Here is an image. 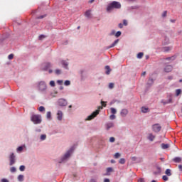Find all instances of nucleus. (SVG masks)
<instances>
[{"label":"nucleus","mask_w":182,"mask_h":182,"mask_svg":"<svg viewBox=\"0 0 182 182\" xmlns=\"http://www.w3.org/2000/svg\"><path fill=\"white\" fill-rule=\"evenodd\" d=\"M10 171L11 173H16V168H15V166H12L10 168Z\"/></svg>","instance_id":"31"},{"label":"nucleus","mask_w":182,"mask_h":182,"mask_svg":"<svg viewBox=\"0 0 182 182\" xmlns=\"http://www.w3.org/2000/svg\"><path fill=\"white\" fill-rule=\"evenodd\" d=\"M50 86H51V87H55V86H56L55 81L51 80L49 83Z\"/></svg>","instance_id":"35"},{"label":"nucleus","mask_w":182,"mask_h":182,"mask_svg":"<svg viewBox=\"0 0 182 182\" xmlns=\"http://www.w3.org/2000/svg\"><path fill=\"white\" fill-rule=\"evenodd\" d=\"M36 132L37 133H41V132H42V130H41V129H36Z\"/></svg>","instance_id":"56"},{"label":"nucleus","mask_w":182,"mask_h":182,"mask_svg":"<svg viewBox=\"0 0 182 182\" xmlns=\"http://www.w3.org/2000/svg\"><path fill=\"white\" fill-rule=\"evenodd\" d=\"M56 116H57V120H58V122H62L63 119V112L60 110H58L57 112Z\"/></svg>","instance_id":"11"},{"label":"nucleus","mask_w":182,"mask_h":182,"mask_svg":"<svg viewBox=\"0 0 182 182\" xmlns=\"http://www.w3.org/2000/svg\"><path fill=\"white\" fill-rule=\"evenodd\" d=\"M171 70H173V67L171 65H166L164 68V72L166 73L171 72Z\"/></svg>","instance_id":"12"},{"label":"nucleus","mask_w":182,"mask_h":182,"mask_svg":"<svg viewBox=\"0 0 182 182\" xmlns=\"http://www.w3.org/2000/svg\"><path fill=\"white\" fill-rule=\"evenodd\" d=\"M52 65H50V63H44L41 65V69L42 70H45L46 72L48 71V69L50 68Z\"/></svg>","instance_id":"8"},{"label":"nucleus","mask_w":182,"mask_h":182,"mask_svg":"<svg viewBox=\"0 0 182 182\" xmlns=\"http://www.w3.org/2000/svg\"><path fill=\"white\" fill-rule=\"evenodd\" d=\"M162 179L164 180V181H167L168 180V177L164 175L162 176Z\"/></svg>","instance_id":"46"},{"label":"nucleus","mask_w":182,"mask_h":182,"mask_svg":"<svg viewBox=\"0 0 182 182\" xmlns=\"http://www.w3.org/2000/svg\"><path fill=\"white\" fill-rule=\"evenodd\" d=\"M120 8H122V4H120V2L114 1L107 6V12H113V10L120 9Z\"/></svg>","instance_id":"2"},{"label":"nucleus","mask_w":182,"mask_h":182,"mask_svg":"<svg viewBox=\"0 0 182 182\" xmlns=\"http://www.w3.org/2000/svg\"><path fill=\"white\" fill-rule=\"evenodd\" d=\"M9 166H14L16 163V156H15V154L11 153L9 155Z\"/></svg>","instance_id":"6"},{"label":"nucleus","mask_w":182,"mask_h":182,"mask_svg":"<svg viewBox=\"0 0 182 182\" xmlns=\"http://www.w3.org/2000/svg\"><path fill=\"white\" fill-rule=\"evenodd\" d=\"M173 161L175 163H181V158L176 157V158L173 159Z\"/></svg>","instance_id":"25"},{"label":"nucleus","mask_w":182,"mask_h":182,"mask_svg":"<svg viewBox=\"0 0 182 182\" xmlns=\"http://www.w3.org/2000/svg\"><path fill=\"white\" fill-rule=\"evenodd\" d=\"M43 38H45V36L43 35H41L39 36V39H43Z\"/></svg>","instance_id":"63"},{"label":"nucleus","mask_w":182,"mask_h":182,"mask_svg":"<svg viewBox=\"0 0 182 182\" xmlns=\"http://www.w3.org/2000/svg\"><path fill=\"white\" fill-rule=\"evenodd\" d=\"M114 127V123L112 122H109L105 124L106 130L109 131L110 129H113Z\"/></svg>","instance_id":"10"},{"label":"nucleus","mask_w":182,"mask_h":182,"mask_svg":"<svg viewBox=\"0 0 182 182\" xmlns=\"http://www.w3.org/2000/svg\"><path fill=\"white\" fill-rule=\"evenodd\" d=\"M118 26H119V28H120V29H122V28H123V23H119V25H118Z\"/></svg>","instance_id":"58"},{"label":"nucleus","mask_w":182,"mask_h":182,"mask_svg":"<svg viewBox=\"0 0 182 182\" xmlns=\"http://www.w3.org/2000/svg\"><path fill=\"white\" fill-rule=\"evenodd\" d=\"M176 96H180V95H181V89L176 90Z\"/></svg>","instance_id":"32"},{"label":"nucleus","mask_w":182,"mask_h":182,"mask_svg":"<svg viewBox=\"0 0 182 182\" xmlns=\"http://www.w3.org/2000/svg\"><path fill=\"white\" fill-rule=\"evenodd\" d=\"M115 140H116V139H114V137H113V136L109 138L110 143H114Z\"/></svg>","instance_id":"48"},{"label":"nucleus","mask_w":182,"mask_h":182,"mask_svg":"<svg viewBox=\"0 0 182 182\" xmlns=\"http://www.w3.org/2000/svg\"><path fill=\"white\" fill-rule=\"evenodd\" d=\"M168 80H173V75L168 77Z\"/></svg>","instance_id":"59"},{"label":"nucleus","mask_w":182,"mask_h":182,"mask_svg":"<svg viewBox=\"0 0 182 182\" xmlns=\"http://www.w3.org/2000/svg\"><path fill=\"white\" fill-rule=\"evenodd\" d=\"M131 160H132V161H137L138 159H137V157H136V156H132V157L131 158Z\"/></svg>","instance_id":"52"},{"label":"nucleus","mask_w":182,"mask_h":182,"mask_svg":"<svg viewBox=\"0 0 182 182\" xmlns=\"http://www.w3.org/2000/svg\"><path fill=\"white\" fill-rule=\"evenodd\" d=\"M90 15H91V13H90V11H87L85 14V16L87 17V18H90Z\"/></svg>","instance_id":"30"},{"label":"nucleus","mask_w":182,"mask_h":182,"mask_svg":"<svg viewBox=\"0 0 182 182\" xmlns=\"http://www.w3.org/2000/svg\"><path fill=\"white\" fill-rule=\"evenodd\" d=\"M109 119L110 120H114V119H116V115H114V114H112L109 116Z\"/></svg>","instance_id":"43"},{"label":"nucleus","mask_w":182,"mask_h":182,"mask_svg":"<svg viewBox=\"0 0 182 182\" xmlns=\"http://www.w3.org/2000/svg\"><path fill=\"white\" fill-rule=\"evenodd\" d=\"M55 75H60L62 73V70L56 69L55 70Z\"/></svg>","instance_id":"34"},{"label":"nucleus","mask_w":182,"mask_h":182,"mask_svg":"<svg viewBox=\"0 0 182 182\" xmlns=\"http://www.w3.org/2000/svg\"><path fill=\"white\" fill-rule=\"evenodd\" d=\"M110 110H111V113L112 114H116L117 113V110H116V109L113 108V107H111L110 108Z\"/></svg>","instance_id":"29"},{"label":"nucleus","mask_w":182,"mask_h":182,"mask_svg":"<svg viewBox=\"0 0 182 182\" xmlns=\"http://www.w3.org/2000/svg\"><path fill=\"white\" fill-rule=\"evenodd\" d=\"M144 54L143 53H139L138 54H137V58L138 59H141V58H143V55H144Z\"/></svg>","instance_id":"36"},{"label":"nucleus","mask_w":182,"mask_h":182,"mask_svg":"<svg viewBox=\"0 0 182 182\" xmlns=\"http://www.w3.org/2000/svg\"><path fill=\"white\" fill-rule=\"evenodd\" d=\"M101 105L103 107H106V102L105 101H101Z\"/></svg>","instance_id":"54"},{"label":"nucleus","mask_w":182,"mask_h":182,"mask_svg":"<svg viewBox=\"0 0 182 182\" xmlns=\"http://www.w3.org/2000/svg\"><path fill=\"white\" fill-rule=\"evenodd\" d=\"M165 174H166V176H168V177H170V176H171V169H166L165 171Z\"/></svg>","instance_id":"26"},{"label":"nucleus","mask_w":182,"mask_h":182,"mask_svg":"<svg viewBox=\"0 0 182 182\" xmlns=\"http://www.w3.org/2000/svg\"><path fill=\"white\" fill-rule=\"evenodd\" d=\"M173 100L170 98L168 101H162L163 105H168V103H172Z\"/></svg>","instance_id":"27"},{"label":"nucleus","mask_w":182,"mask_h":182,"mask_svg":"<svg viewBox=\"0 0 182 182\" xmlns=\"http://www.w3.org/2000/svg\"><path fill=\"white\" fill-rule=\"evenodd\" d=\"M138 182H144V178H139Z\"/></svg>","instance_id":"57"},{"label":"nucleus","mask_w":182,"mask_h":182,"mask_svg":"<svg viewBox=\"0 0 182 182\" xmlns=\"http://www.w3.org/2000/svg\"><path fill=\"white\" fill-rule=\"evenodd\" d=\"M124 163H126V159H124L123 158L120 159L119 164H124Z\"/></svg>","instance_id":"40"},{"label":"nucleus","mask_w":182,"mask_h":182,"mask_svg":"<svg viewBox=\"0 0 182 182\" xmlns=\"http://www.w3.org/2000/svg\"><path fill=\"white\" fill-rule=\"evenodd\" d=\"M128 113L129 111L127 110V109H123L121 111V116H122V117H125V116H127Z\"/></svg>","instance_id":"14"},{"label":"nucleus","mask_w":182,"mask_h":182,"mask_svg":"<svg viewBox=\"0 0 182 182\" xmlns=\"http://www.w3.org/2000/svg\"><path fill=\"white\" fill-rule=\"evenodd\" d=\"M167 16V11H165L162 14V18H166Z\"/></svg>","instance_id":"50"},{"label":"nucleus","mask_w":182,"mask_h":182,"mask_svg":"<svg viewBox=\"0 0 182 182\" xmlns=\"http://www.w3.org/2000/svg\"><path fill=\"white\" fill-rule=\"evenodd\" d=\"M99 110H96L95 112H92L90 115H89L85 120H93V119H95V117H96V116H97V114H99Z\"/></svg>","instance_id":"7"},{"label":"nucleus","mask_w":182,"mask_h":182,"mask_svg":"<svg viewBox=\"0 0 182 182\" xmlns=\"http://www.w3.org/2000/svg\"><path fill=\"white\" fill-rule=\"evenodd\" d=\"M26 167L23 165L20 166L19 170L20 171H23L25 170Z\"/></svg>","instance_id":"44"},{"label":"nucleus","mask_w":182,"mask_h":182,"mask_svg":"<svg viewBox=\"0 0 182 182\" xmlns=\"http://www.w3.org/2000/svg\"><path fill=\"white\" fill-rule=\"evenodd\" d=\"M116 35V31L112 30L111 32L109 33V36H113Z\"/></svg>","instance_id":"38"},{"label":"nucleus","mask_w":182,"mask_h":182,"mask_svg":"<svg viewBox=\"0 0 182 182\" xmlns=\"http://www.w3.org/2000/svg\"><path fill=\"white\" fill-rule=\"evenodd\" d=\"M119 157H120V154L117 152L115 154H114V158L115 159H119Z\"/></svg>","instance_id":"51"},{"label":"nucleus","mask_w":182,"mask_h":182,"mask_svg":"<svg viewBox=\"0 0 182 182\" xmlns=\"http://www.w3.org/2000/svg\"><path fill=\"white\" fill-rule=\"evenodd\" d=\"M152 129L155 133H159L161 130V126H160V124H155L152 126Z\"/></svg>","instance_id":"9"},{"label":"nucleus","mask_w":182,"mask_h":182,"mask_svg":"<svg viewBox=\"0 0 182 182\" xmlns=\"http://www.w3.org/2000/svg\"><path fill=\"white\" fill-rule=\"evenodd\" d=\"M119 43V39L115 40L112 45L109 46L107 49H110L112 48H114V46L117 45Z\"/></svg>","instance_id":"16"},{"label":"nucleus","mask_w":182,"mask_h":182,"mask_svg":"<svg viewBox=\"0 0 182 182\" xmlns=\"http://www.w3.org/2000/svg\"><path fill=\"white\" fill-rule=\"evenodd\" d=\"M61 65H63V67L65 69H69V68L68 66H69V63H68V61L66 60H62L61 61Z\"/></svg>","instance_id":"13"},{"label":"nucleus","mask_w":182,"mask_h":182,"mask_svg":"<svg viewBox=\"0 0 182 182\" xmlns=\"http://www.w3.org/2000/svg\"><path fill=\"white\" fill-rule=\"evenodd\" d=\"M57 105L60 107H65V106H68V100L64 98H60L57 101Z\"/></svg>","instance_id":"5"},{"label":"nucleus","mask_w":182,"mask_h":182,"mask_svg":"<svg viewBox=\"0 0 182 182\" xmlns=\"http://www.w3.org/2000/svg\"><path fill=\"white\" fill-rule=\"evenodd\" d=\"M123 25H124V26H127V20H123Z\"/></svg>","instance_id":"55"},{"label":"nucleus","mask_w":182,"mask_h":182,"mask_svg":"<svg viewBox=\"0 0 182 182\" xmlns=\"http://www.w3.org/2000/svg\"><path fill=\"white\" fill-rule=\"evenodd\" d=\"M104 182H110V180L109 178H105L104 180Z\"/></svg>","instance_id":"61"},{"label":"nucleus","mask_w":182,"mask_h":182,"mask_svg":"<svg viewBox=\"0 0 182 182\" xmlns=\"http://www.w3.org/2000/svg\"><path fill=\"white\" fill-rule=\"evenodd\" d=\"M164 52H168V50H171V47H165L164 48Z\"/></svg>","instance_id":"41"},{"label":"nucleus","mask_w":182,"mask_h":182,"mask_svg":"<svg viewBox=\"0 0 182 182\" xmlns=\"http://www.w3.org/2000/svg\"><path fill=\"white\" fill-rule=\"evenodd\" d=\"M23 149H25V145L18 146V147L16 149L17 153H22V151L23 150Z\"/></svg>","instance_id":"23"},{"label":"nucleus","mask_w":182,"mask_h":182,"mask_svg":"<svg viewBox=\"0 0 182 182\" xmlns=\"http://www.w3.org/2000/svg\"><path fill=\"white\" fill-rule=\"evenodd\" d=\"M75 150V148L72 146L59 159H58V163L62 164V163H66L68 160L70 159L72 156V154H73V151Z\"/></svg>","instance_id":"1"},{"label":"nucleus","mask_w":182,"mask_h":182,"mask_svg":"<svg viewBox=\"0 0 182 182\" xmlns=\"http://www.w3.org/2000/svg\"><path fill=\"white\" fill-rule=\"evenodd\" d=\"M141 76H146V71H144V72L141 73Z\"/></svg>","instance_id":"64"},{"label":"nucleus","mask_w":182,"mask_h":182,"mask_svg":"<svg viewBox=\"0 0 182 182\" xmlns=\"http://www.w3.org/2000/svg\"><path fill=\"white\" fill-rule=\"evenodd\" d=\"M114 87V84L113 82H110L109 84V89H113Z\"/></svg>","instance_id":"45"},{"label":"nucleus","mask_w":182,"mask_h":182,"mask_svg":"<svg viewBox=\"0 0 182 182\" xmlns=\"http://www.w3.org/2000/svg\"><path fill=\"white\" fill-rule=\"evenodd\" d=\"M176 59V57L172 56V57H168L166 58V60H174Z\"/></svg>","instance_id":"39"},{"label":"nucleus","mask_w":182,"mask_h":182,"mask_svg":"<svg viewBox=\"0 0 182 182\" xmlns=\"http://www.w3.org/2000/svg\"><path fill=\"white\" fill-rule=\"evenodd\" d=\"M46 117L48 120H50L52 119V112H50V111L47 112Z\"/></svg>","instance_id":"24"},{"label":"nucleus","mask_w":182,"mask_h":182,"mask_svg":"<svg viewBox=\"0 0 182 182\" xmlns=\"http://www.w3.org/2000/svg\"><path fill=\"white\" fill-rule=\"evenodd\" d=\"M122 36V31H117L116 33H115V38H119Z\"/></svg>","instance_id":"37"},{"label":"nucleus","mask_w":182,"mask_h":182,"mask_svg":"<svg viewBox=\"0 0 182 182\" xmlns=\"http://www.w3.org/2000/svg\"><path fill=\"white\" fill-rule=\"evenodd\" d=\"M39 112H45V107L43 106H41L38 108Z\"/></svg>","instance_id":"47"},{"label":"nucleus","mask_w":182,"mask_h":182,"mask_svg":"<svg viewBox=\"0 0 182 182\" xmlns=\"http://www.w3.org/2000/svg\"><path fill=\"white\" fill-rule=\"evenodd\" d=\"M8 59H9V60H12V59H14V54L9 55Z\"/></svg>","instance_id":"49"},{"label":"nucleus","mask_w":182,"mask_h":182,"mask_svg":"<svg viewBox=\"0 0 182 182\" xmlns=\"http://www.w3.org/2000/svg\"><path fill=\"white\" fill-rule=\"evenodd\" d=\"M110 173H113V168H107V173L105 174V176H110Z\"/></svg>","instance_id":"17"},{"label":"nucleus","mask_w":182,"mask_h":182,"mask_svg":"<svg viewBox=\"0 0 182 182\" xmlns=\"http://www.w3.org/2000/svg\"><path fill=\"white\" fill-rule=\"evenodd\" d=\"M0 182H9V180L6 178H2Z\"/></svg>","instance_id":"53"},{"label":"nucleus","mask_w":182,"mask_h":182,"mask_svg":"<svg viewBox=\"0 0 182 182\" xmlns=\"http://www.w3.org/2000/svg\"><path fill=\"white\" fill-rule=\"evenodd\" d=\"M17 180L19 182H23V180H25V176L23 175H22V174L18 175V177H17Z\"/></svg>","instance_id":"18"},{"label":"nucleus","mask_w":182,"mask_h":182,"mask_svg":"<svg viewBox=\"0 0 182 182\" xmlns=\"http://www.w3.org/2000/svg\"><path fill=\"white\" fill-rule=\"evenodd\" d=\"M64 85L65 86H70V80H65L64 82Z\"/></svg>","instance_id":"33"},{"label":"nucleus","mask_w":182,"mask_h":182,"mask_svg":"<svg viewBox=\"0 0 182 182\" xmlns=\"http://www.w3.org/2000/svg\"><path fill=\"white\" fill-rule=\"evenodd\" d=\"M37 90L41 93H46V90H48V85H46V82L45 81H40L37 82Z\"/></svg>","instance_id":"3"},{"label":"nucleus","mask_w":182,"mask_h":182,"mask_svg":"<svg viewBox=\"0 0 182 182\" xmlns=\"http://www.w3.org/2000/svg\"><path fill=\"white\" fill-rule=\"evenodd\" d=\"M161 147L163 150H166V149H168V147H170V144H161Z\"/></svg>","instance_id":"19"},{"label":"nucleus","mask_w":182,"mask_h":182,"mask_svg":"<svg viewBox=\"0 0 182 182\" xmlns=\"http://www.w3.org/2000/svg\"><path fill=\"white\" fill-rule=\"evenodd\" d=\"M147 139L150 141H153L154 140V139H156V136L154 135H153V134H149Z\"/></svg>","instance_id":"20"},{"label":"nucleus","mask_w":182,"mask_h":182,"mask_svg":"<svg viewBox=\"0 0 182 182\" xmlns=\"http://www.w3.org/2000/svg\"><path fill=\"white\" fill-rule=\"evenodd\" d=\"M43 18H45V16H41L39 17H38V19H43Z\"/></svg>","instance_id":"60"},{"label":"nucleus","mask_w":182,"mask_h":182,"mask_svg":"<svg viewBox=\"0 0 182 182\" xmlns=\"http://www.w3.org/2000/svg\"><path fill=\"white\" fill-rule=\"evenodd\" d=\"M105 70H106V75H110V72H112V69H110V66L106 65L105 66Z\"/></svg>","instance_id":"22"},{"label":"nucleus","mask_w":182,"mask_h":182,"mask_svg":"<svg viewBox=\"0 0 182 182\" xmlns=\"http://www.w3.org/2000/svg\"><path fill=\"white\" fill-rule=\"evenodd\" d=\"M31 120L34 124H41L42 123V117L39 114H32Z\"/></svg>","instance_id":"4"},{"label":"nucleus","mask_w":182,"mask_h":182,"mask_svg":"<svg viewBox=\"0 0 182 182\" xmlns=\"http://www.w3.org/2000/svg\"><path fill=\"white\" fill-rule=\"evenodd\" d=\"M178 168L180 171H182V165H178Z\"/></svg>","instance_id":"62"},{"label":"nucleus","mask_w":182,"mask_h":182,"mask_svg":"<svg viewBox=\"0 0 182 182\" xmlns=\"http://www.w3.org/2000/svg\"><path fill=\"white\" fill-rule=\"evenodd\" d=\"M141 110L142 113H149V112H150V109H149V107H142L141 108Z\"/></svg>","instance_id":"21"},{"label":"nucleus","mask_w":182,"mask_h":182,"mask_svg":"<svg viewBox=\"0 0 182 182\" xmlns=\"http://www.w3.org/2000/svg\"><path fill=\"white\" fill-rule=\"evenodd\" d=\"M46 137H47L46 134H41L40 136V139H41V141H44V140L46 139Z\"/></svg>","instance_id":"28"},{"label":"nucleus","mask_w":182,"mask_h":182,"mask_svg":"<svg viewBox=\"0 0 182 182\" xmlns=\"http://www.w3.org/2000/svg\"><path fill=\"white\" fill-rule=\"evenodd\" d=\"M154 83V79L149 77L146 85L150 87V86H153Z\"/></svg>","instance_id":"15"},{"label":"nucleus","mask_w":182,"mask_h":182,"mask_svg":"<svg viewBox=\"0 0 182 182\" xmlns=\"http://www.w3.org/2000/svg\"><path fill=\"white\" fill-rule=\"evenodd\" d=\"M57 83H58L60 86H62V85H63V80H57Z\"/></svg>","instance_id":"42"}]
</instances>
